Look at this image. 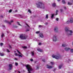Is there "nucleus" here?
<instances>
[{"label":"nucleus","mask_w":73,"mask_h":73,"mask_svg":"<svg viewBox=\"0 0 73 73\" xmlns=\"http://www.w3.org/2000/svg\"><path fill=\"white\" fill-rule=\"evenodd\" d=\"M70 22L69 21H68L66 22V24H69Z\"/></svg>","instance_id":"2f4dec72"},{"label":"nucleus","mask_w":73,"mask_h":73,"mask_svg":"<svg viewBox=\"0 0 73 73\" xmlns=\"http://www.w3.org/2000/svg\"><path fill=\"white\" fill-rule=\"evenodd\" d=\"M40 31H36V33L37 34H38V33H40Z\"/></svg>","instance_id":"393cba45"},{"label":"nucleus","mask_w":73,"mask_h":73,"mask_svg":"<svg viewBox=\"0 0 73 73\" xmlns=\"http://www.w3.org/2000/svg\"><path fill=\"white\" fill-rule=\"evenodd\" d=\"M53 58H55L56 60H58L60 58V55H58V56L56 55H53L52 56Z\"/></svg>","instance_id":"20e7f679"},{"label":"nucleus","mask_w":73,"mask_h":73,"mask_svg":"<svg viewBox=\"0 0 73 73\" xmlns=\"http://www.w3.org/2000/svg\"><path fill=\"white\" fill-rule=\"evenodd\" d=\"M17 10H15V12H17Z\"/></svg>","instance_id":"09e8293b"},{"label":"nucleus","mask_w":73,"mask_h":73,"mask_svg":"<svg viewBox=\"0 0 73 73\" xmlns=\"http://www.w3.org/2000/svg\"><path fill=\"white\" fill-rule=\"evenodd\" d=\"M26 24L27 25V26H28V27H29V25H28V24H27V23H26Z\"/></svg>","instance_id":"a18cd8bd"},{"label":"nucleus","mask_w":73,"mask_h":73,"mask_svg":"<svg viewBox=\"0 0 73 73\" xmlns=\"http://www.w3.org/2000/svg\"><path fill=\"white\" fill-rule=\"evenodd\" d=\"M0 54L1 56H4V53H0Z\"/></svg>","instance_id":"a878e982"},{"label":"nucleus","mask_w":73,"mask_h":73,"mask_svg":"<svg viewBox=\"0 0 73 73\" xmlns=\"http://www.w3.org/2000/svg\"><path fill=\"white\" fill-rule=\"evenodd\" d=\"M65 32L69 33L67 34L68 36H71L72 35V33H73L72 31L70 30L69 29H65Z\"/></svg>","instance_id":"7ed1b4c3"},{"label":"nucleus","mask_w":73,"mask_h":73,"mask_svg":"<svg viewBox=\"0 0 73 73\" xmlns=\"http://www.w3.org/2000/svg\"><path fill=\"white\" fill-rule=\"evenodd\" d=\"M46 19H48V14L46 15Z\"/></svg>","instance_id":"412c9836"},{"label":"nucleus","mask_w":73,"mask_h":73,"mask_svg":"<svg viewBox=\"0 0 73 73\" xmlns=\"http://www.w3.org/2000/svg\"><path fill=\"white\" fill-rule=\"evenodd\" d=\"M39 36L40 37H42V38L44 37V36L43 35V34L42 33H40Z\"/></svg>","instance_id":"9d476101"},{"label":"nucleus","mask_w":73,"mask_h":73,"mask_svg":"<svg viewBox=\"0 0 73 73\" xmlns=\"http://www.w3.org/2000/svg\"><path fill=\"white\" fill-rule=\"evenodd\" d=\"M7 33H8V32H7Z\"/></svg>","instance_id":"680f3d73"},{"label":"nucleus","mask_w":73,"mask_h":73,"mask_svg":"<svg viewBox=\"0 0 73 73\" xmlns=\"http://www.w3.org/2000/svg\"><path fill=\"white\" fill-rule=\"evenodd\" d=\"M56 3H53L52 4V7H56Z\"/></svg>","instance_id":"4468645a"},{"label":"nucleus","mask_w":73,"mask_h":73,"mask_svg":"<svg viewBox=\"0 0 73 73\" xmlns=\"http://www.w3.org/2000/svg\"><path fill=\"white\" fill-rule=\"evenodd\" d=\"M15 64L16 66H17V65H18V63L17 62H15Z\"/></svg>","instance_id":"7c9ffc66"},{"label":"nucleus","mask_w":73,"mask_h":73,"mask_svg":"<svg viewBox=\"0 0 73 73\" xmlns=\"http://www.w3.org/2000/svg\"><path fill=\"white\" fill-rule=\"evenodd\" d=\"M1 17H2V18H3V16H1Z\"/></svg>","instance_id":"864d4df0"},{"label":"nucleus","mask_w":73,"mask_h":73,"mask_svg":"<svg viewBox=\"0 0 73 73\" xmlns=\"http://www.w3.org/2000/svg\"><path fill=\"white\" fill-rule=\"evenodd\" d=\"M53 41H57V38H56V36H54L52 39Z\"/></svg>","instance_id":"423d86ee"},{"label":"nucleus","mask_w":73,"mask_h":73,"mask_svg":"<svg viewBox=\"0 0 73 73\" xmlns=\"http://www.w3.org/2000/svg\"><path fill=\"white\" fill-rule=\"evenodd\" d=\"M51 16H52L51 17V18H53V17H54V14H52Z\"/></svg>","instance_id":"4be33fe9"},{"label":"nucleus","mask_w":73,"mask_h":73,"mask_svg":"<svg viewBox=\"0 0 73 73\" xmlns=\"http://www.w3.org/2000/svg\"><path fill=\"white\" fill-rule=\"evenodd\" d=\"M15 54L16 56H18V55L17 54V53H15Z\"/></svg>","instance_id":"49530a36"},{"label":"nucleus","mask_w":73,"mask_h":73,"mask_svg":"<svg viewBox=\"0 0 73 73\" xmlns=\"http://www.w3.org/2000/svg\"><path fill=\"white\" fill-rule=\"evenodd\" d=\"M15 59L16 60H17V58H15Z\"/></svg>","instance_id":"5fc2aeb1"},{"label":"nucleus","mask_w":73,"mask_h":73,"mask_svg":"<svg viewBox=\"0 0 73 73\" xmlns=\"http://www.w3.org/2000/svg\"><path fill=\"white\" fill-rule=\"evenodd\" d=\"M63 10L62 9H60V12H63Z\"/></svg>","instance_id":"473e14b6"},{"label":"nucleus","mask_w":73,"mask_h":73,"mask_svg":"<svg viewBox=\"0 0 73 73\" xmlns=\"http://www.w3.org/2000/svg\"><path fill=\"white\" fill-rule=\"evenodd\" d=\"M56 21H58V18H56Z\"/></svg>","instance_id":"a19ab883"},{"label":"nucleus","mask_w":73,"mask_h":73,"mask_svg":"<svg viewBox=\"0 0 73 73\" xmlns=\"http://www.w3.org/2000/svg\"><path fill=\"white\" fill-rule=\"evenodd\" d=\"M58 12V10H56V15H57V12Z\"/></svg>","instance_id":"5701e85b"},{"label":"nucleus","mask_w":73,"mask_h":73,"mask_svg":"<svg viewBox=\"0 0 73 73\" xmlns=\"http://www.w3.org/2000/svg\"><path fill=\"white\" fill-rule=\"evenodd\" d=\"M7 52H8V53H9V52H10V51H9V50H8V49H7Z\"/></svg>","instance_id":"c756f323"},{"label":"nucleus","mask_w":73,"mask_h":73,"mask_svg":"<svg viewBox=\"0 0 73 73\" xmlns=\"http://www.w3.org/2000/svg\"><path fill=\"white\" fill-rule=\"evenodd\" d=\"M12 11V9H11L9 11V13H11Z\"/></svg>","instance_id":"cd10ccee"},{"label":"nucleus","mask_w":73,"mask_h":73,"mask_svg":"<svg viewBox=\"0 0 73 73\" xmlns=\"http://www.w3.org/2000/svg\"><path fill=\"white\" fill-rule=\"evenodd\" d=\"M46 25H47V24H48V23L46 22Z\"/></svg>","instance_id":"6e6d98bb"},{"label":"nucleus","mask_w":73,"mask_h":73,"mask_svg":"<svg viewBox=\"0 0 73 73\" xmlns=\"http://www.w3.org/2000/svg\"><path fill=\"white\" fill-rule=\"evenodd\" d=\"M64 50H66V51H68V50H70V48L66 47L64 48Z\"/></svg>","instance_id":"1a4fd4ad"},{"label":"nucleus","mask_w":73,"mask_h":73,"mask_svg":"<svg viewBox=\"0 0 73 73\" xmlns=\"http://www.w3.org/2000/svg\"><path fill=\"white\" fill-rule=\"evenodd\" d=\"M10 48H11V46H10Z\"/></svg>","instance_id":"052dcab7"},{"label":"nucleus","mask_w":73,"mask_h":73,"mask_svg":"<svg viewBox=\"0 0 73 73\" xmlns=\"http://www.w3.org/2000/svg\"><path fill=\"white\" fill-rule=\"evenodd\" d=\"M30 61H33V59H31L30 60Z\"/></svg>","instance_id":"58836bf2"},{"label":"nucleus","mask_w":73,"mask_h":73,"mask_svg":"<svg viewBox=\"0 0 73 73\" xmlns=\"http://www.w3.org/2000/svg\"><path fill=\"white\" fill-rule=\"evenodd\" d=\"M70 51L71 52H73V49H72L70 50Z\"/></svg>","instance_id":"4c0bfd02"},{"label":"nucleus","mask_w":73,"mask_h":73,"mask_svg":"<svg viewBox=\"0 0 73 73\" xmlns=\"http://www.w3.org/2000/svg\"><path fill=\"white\" fill-rule=\"evenodd\" d=\"M70 23H73V18H71L70 19V20L69 21Z\"/></svg>","instance_id":"f8f14e48"},{"label":"nucleus","mask_w":73,"mask_h":73,"mask_svg":"<svg viewBox=\"0 0 73 73\" xmlns=\"http://www.w3.org/2000/svg\"><path fill=\"white\" fill-rule=\"evenodd\" d=\"M17 52H18V53L19 54H21V52H19V50H17Z\"/></svg>","instance_id":"c85d7f7f"},{"label":"nucleus","mask_w":73,"mask_h":73,"mask_svg":"<svg viewBox=\"0 0 73 73\" xmlns=\"http://www.w3.org/2000/svg\"><path fill=\"white\" fill-rule=\"evenodd\" d=\"M37 50L38 51H39V52H42V50L39 48Z\"/></svg>","instance_id":"ddd939ff"},{"label":"nucleus","mask_w":73,"mask_h":73,"mask_svg":"<svg viewBox=\"0 0 73 73\" xmlns=\"http://www.w3.org/2000/svg\"><path fill=\"white\" fill-rule=\"evenodd\" d=\"M28 11L30 13H31V10H28Z\"/></svg>","instance_id":"72a5a7b5"},{"label":"nucleus","mask_w":73,"mask_h":73,"mask_svg":"<svg viewBox=\"0 0 73 73\" xmlns=\"http://www.w3.org/2000/svg\"><path fill=\"white\" fill-rule=\"evenodd\" d=\"M17 23L18 25H19L20 26H21V27H22V25H21L20 24V23L19 22H17Z\"/></svg>","instance_id":"f3484780"},{"label":"nucleus","mask_w":73,"mask_h":73,"mask_svg":"<svg viewBox=\"0 0 73 73\" xmlns=\"http://www.w3.org/2000/svg\"><path fill=\"white\" fill-rule=\"evenodd\" d=\"M56 70V68H54V72Z\"/></svg>","instance_id":"8fccbe9b"},{"label":"nucleus","mask_w":73,"mask_h":73,"mask_svg":"<svg viewBox=\"0 0 73 73\" xmlns=\"http://www.w3.org/2000/svg\"><path fill=\"white\" fill-rule=\"evenodd\" d=\"M57 1H58L59 2L60 1V0H57Z\"/></svg>","instance_id":"4d7b16f0"},{"label":"nucleus","mask_w":73,"mask_h":73,"mask_svg":"<svg viewBox=\"0 0 73 73\" xmlns=\"http://www.w3.org/2000/svg\"><path fill=\"white\" fill-rule=\"evenodd\" d=\"M4 36V33H2L1 35V37H3V36Z\"/></svg>","instance_id":"bb28decb"},{"label":"nucleus","mask_w":73,"mask_h":73,"mask_svg":"<svg viewBox=\"0 0 73 73\" xmlns=\"http://www.w3.org/2000/svg\"><path fill=\"white\" fill-rule=\"evenodd\" d=\"M31 54H32V56H34V52L32 51L31 52Z\"/></svg>","instance_id":"a211bd4d"},{"label":"nucleus","mask_w":73,"mask_h":73,"mask_svg":"<svg viewBox=\"0 0 73 73\" xmlns=\"http://www.w3.org/2000/svg\"><path fill=\"white\" fill-rule=\"evenodd\" d=\"M36 68H37L38 69H39V67L38 66H37Z\"/></svg>","instance_id":"ea45409f"},{"label":"nucleus","mask_w":73,"mask_h":73,"mask_svg":"<svg viewBox=\"0 0 73 73\" xmlns=\"http://www.w3.org/2000/svg\"><path fill=\"white\" fill-rule=\"evenodd\" d=\"M62 2L63 4H66V2L65 1V0H62Z\"/></svg>","instance_id":"2eb2a0df"},{"label":"nucleus","mask_w":73,"mask_h":73,"mask_svg":"<svg viewBox=\"0 0 73 73\" xmlns=\"http://www.w3.org/2000/svg\"><path fill=\"white\" fill-rule=\"evenodd\" d=\"M19 56L20 57H23V56H21V55H19Z\"/></svg>","instance_id":"de8ad7c7"},{"label":"nucleus","mask_w":73,"mask_h":73,"mask_svg":"<svg viewBox=\"0 0 73 73\" xmlns=\"http://www.w3.org/2000/svg\"><path fill=\"white\" fill-rule=\"evenodd\" d=\"M37 8H42L44 9L45 8V6L44 4L42 2L39 1L36 4Z\"/></svg>","instance_id":"f257e3e1"},{"label":"nucleus","mask_w":73,"mask_h":73,"mask_svg":"<svg viewBox=\"0 0 73 73\" xmlns=\"http://www.w3.org/2000/svg\"><path fill=\"white\" fill-rule=\"evenodd\" d=\"M18 27V26H16V25H14V28H17Z\"/></svg>","instance_id":"6ab92c4d"},{"label":"nucleus","mask_w":73,"mask_h":73,"mask_svg":"<svg viewBox=\"0 0 73 73\" xmlns=\"http://www.w3.org/2000/svg\"><path fill=\"white\" fill-rule=\"evenodd\" d=\"M39 27H42V26H41V25H39Z\"/></svg>","instance_id":"3c124183"},{"label":"nucleus","mask_w":73,"mask_h":73,"mask_svg":"<svg viewBox=\"0 0 73 73\" xmlns=\"http://www.w3.org/2000/svg\"><path fill=\"white\" fill-rule=\"evenodd\" d=\"M5 23H8V24H9L11 25V23H13V21H11V22H9V21L8 20H5Z\"/></svg>","instance_id":"39448f33"},{"label":"nucleus","mask_w":73,"mask_h":73,"mask_svg":"<svg viewBox=\"0 0 73 73\" xmlns=\"http://www.w3.org/2000/svg\"><path fill=\"white\" fill-rule=\"evenodd\" d=\"M14 71H15V72H16V70H15Z\"/></svg>","instance_id":"bf43d9fd"},{"label":"nucleus","mask_w":73,"mask_h":73,"mask_svg":"<svg viewBox=\"0 0 73 73\" xmlns=\"http://www.w3.org/2000/svg\"><path fill=\"white\" fill-rule=\"evenodd\" d=\"M38 45H41V43L40 42L38 44Z\"/></svg>","instance_id":"37998d69"},{"label":"nucleus","mask_w":73,"mask_h":73,"mask_svg":"<svg viewBox=\"0 0 73 73\" xmlns=\"http://www.w3.org/2000/svg\"><path fill=\"white\" fill-rule=\"evenodd\" d=\"M66 46V44H62V46H63V47H65V46Z\"/></svg>","instance_id":"aec40b11"},{"label":"nucleus","mask_w":73,"mask_h":73,"mask_svg":"<svg viewBox=\"0 0 73 73\" xmlns=\"http://www.w3.org/2000/svg\"><path fill=\"white\" fill-rule=\"evenodd\" d=\"M28 37V35L25 34H22L20 35V38L23 40V39H26Z\"/></svg>","instance_id":"f03ea898"},{"label":"nucleus","mask_w":73,"mask_h":73,"mask_svg":"<svg viewBox=\"0 0 73 73\" xmlns=\"http://www.w3.org/2000/svg\"><path fill=\"white\" fill-rule=\"evenodd\" d=\"M64 8L65 9H66V7L64 6Z\"/></svg>","instance_id":"c03bdc74"},{"label":"nucleus","mask_w":73,"mask_h":73,"mask_svg":"<svg viewBox=\"0 0 73 73\" xmlns=\"http://www.w3.org/2000/svg\"><path fill=\"white\" fill-rule=\"evenodd\" d=\"M3 27H5V26H3Z\"/></svg>","instance_id":"13d9d810"},{"label":"nucleus","mask_w":73,"mask_h":73,"mask_svg":"<svg viewBox=\"0 0 73 73\" xmlns=\"http://www.w3.org/2000/svg\"><path fill=\"white\" fill-rule=\"evenodd\" d=\"M9 66V70H11L12 69V68L13 66L12 65V64H9V66Z\"/></svg>","instance_id":"0eeeda50"},{"label":"nucleus","mask_w":73,"mask_h":73,"mask_svg":"<svg viewBox=\"0 0 73 73\" xmlns=\"http://www.w3.org/2000/svg\"><path fill=\"white\" fill-rule=\"evenodd\" d=\"M23 48H24V49H26V48H27V47L25 46L23 47Z\"/></svg>","instance_id":"e433bc0d"},{"label":"nucleus","mask_w":73,"mask_h":73,"mask_svg":"<svg viewBox=\"0 0 73 73\" xmlns=\"http://www.w3.org/2000/svg\"><path fill=\"white\" fill-rule=\"evenodd\" d=\"M28 31H29V30H26L25 31V32H28Z\"/></svg>","instance_id":"79ce46f5"},{"label":"nucleus","mask_w":73,"mask_h":73,"mask_svg":"<svg viewBox=\"0 0 73 73\" xmlns=\"http://www.w3.org/2000/svg\"><path fill=\"white\" fill-rule=\"evenodd\" d=\"M3 45V43H1V44H0L1 46H2Z\"/></svg>","instance_id":"f704fd0d"},{"label":"nucleus","mask_w":73,"mask_h":73,"mask_svg":"<svg viewBox=\"0 0 73 73\" xmlns=\"http://www.w3.org/2000/svg\"><path fill=\"white\" fill-rule=\"evenodd\" d=\"M42 61L43 62H45V59H43L42 60Z\"/></svg>","instance_id":"c9c22d12"},{"label":"nucleus","mask_w":73,"mask_h":73,"mask_svg":"<svg viewBox=\"0 0 73 73\" xmlns=\"http://www.w3.org/2000/svg\"><path fill=\"white\" fill-rule=\"evenodd\" d=\"M62 64H61L59 66V69H61V67H62Z\"/></svg>","instance_id":"dca6fc26"},{"label":"nucleus","mask_w":73,"mask_h":73,"mask_svg":"<svg viewBox=\"0 0 73 73\" xmlns=\"http://www.w3.org/2000/svg\"><path fill=\"white\" fill-rule=\"evenodd\" d=\"M47 68L48 69H52V66H49L48 65H47Z\"/></svg>","instance_id":"9b49d317"},{"label":"nucleus","mask_w":73,"mask_h":73,"mask_svg":"<svg viewBox=\"0 0 73 73\" xmlns=\"http://www.w3.org/2000/svg\"><path fill=\"white\" fill-rule=\"evenodd\" d=\"M68 5H72V3H69V2H68Z\"/></svg>","instance_id":"b1692460"},{"label":"nucleus","mask_w":73,"mask_h":73,"mask_svg":"<svg viewBox=\"0 0 73 73\" xmlns=\"http://www.w3.org/2000/svg\"><path fill=\"white\" fill-rule=\"evenodd\" d=\"M54 31L55 32H58V28H57V27H56L54 28Z\"/></svg>","instance_id":"6e6552de"},{"label":"nucleus","mask_w":73,"mask_h":73,"mask_svg":"<svg viewBox=\"0 0 73 73\" xmlns=\"http://www.w3.org/2000/svg\"><path fill=\"white\" fill-rule=\"evenodd\" d=\"M51 64H52V65H53V63L52 62H51Z\"/></svg>","instance_id":"603ef678"}]
</instances>
